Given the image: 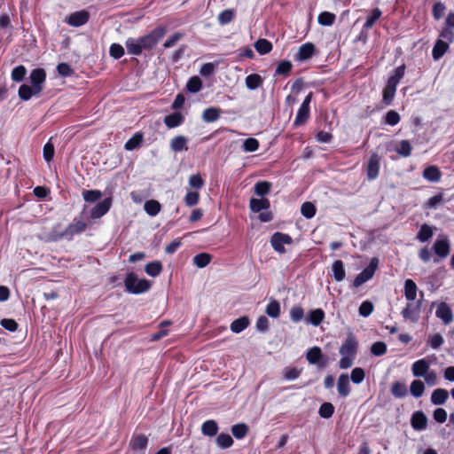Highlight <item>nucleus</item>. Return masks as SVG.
<instances>
[{
  "label": "nucleus",
  "instance_id": "obj_1",
  "mask_svg": "<svg viewBox=\"0 0 454 454\" xmlns=\"http://www.w3.org/2000/svg\"><path fill=\"white\" fill-rule=\"evenodd\" d=\"M358 349V341L353 333L347 334L345 341L341 344L339 353L341 358L339 361L340 369H348L352 366Z\"/></svg>",
  "mask_w": 454,
  "mask_h": 454
},
{
  "label": "nucleus",
  "instance_id": "obj_2",
  "mask_svg": "<svg viewBox=\"0 0 454 454\" xmlns=\"http://www.w3.org/2000/svg\"><path fill=\"white\" fill-rule=\"evenodd\" d=\"M125 290L132 294H140L150 290L152 285L146 278L139 279L136 273H127L124 279Z\"/></svg>",
  "mask_w": 454,
  "mask_h": 454
},
{
  "label": "nucleus",
  "instance_id": "obj_3",
  "mask_svg": "<svg viewBox=\"0 0 454 454\" xmlns=\"http://www.w3.org/2000/svg\"><path fill=\"white\" fill-rule=\"evenodd\" d=\"M167 33V27L158 26L148 34L138 37L144 51H152Z\"/></svg>",
  "mask_w": 454,
  "mask_h": 454
},
{
  "label": "nucleus",
  "instance_id": "obj_4",
  "mask_svg": "<svg viewBox=\"0 0 454 454\" xmlns=\"http://www.w3.org/2000/svg\"><path fill=\"white\" fill-rule=\"evenodd\" d=\"M379 267V259L373 257L371 259L369 265L364 268L353 280L352 286L356 288L361 286L365 282L372 279L374 276L376 270Z\"/></svg>",
  "mask_w": 454,
  "mask_h": 454
},
{
  "label": "nucleus",
  "instance_id": "obj_5",
  "mask_svg": "<svg viewBox=\"0 0 454 454\" xmlns=\"http://www.w3.org/2000/svg\"><path fill=\"white\" fill-rule=\"evenodd\" d=\"M421 306V300H419L416 303L409 301L401 311V315L405 320H410L412 323H416L419 317Z\"/></svg>",
  "mask_w": 454,
  "mask_h": 454
},
{
  "label": "nucleus",
  "instance_id": "obj_6",
  "mask_svg": "<svg viewBox=\"0 0 454 454\" xmlns=\"http://www.w3.org/2000/svg\"><path fill=\"white\" fill-rule=\"evenodd\" d=\"M293 239L289 234L283 232H275L270 238L271 247L279 254L286 253L284 245H291Z\"/></svg>",
  "mask_w": 454,
  "mask_h": 454
},
{
  "label": "nucleus",
  "instance_id": "obj_7",
  "mask_svg": "<svg viewBox=\"0 0 454 454\" xmlns=\"http://www.w3.org/2000/svg\"><path fill=\"white\" fill-rule=\"evenodd\" d=\"M380 157L378 153H373L371 154L368 162L366 164V176L370 181L375 180L380 174Z\"/></svg>",
  "mask_w": 454,
  "mask_h": 454
},
{
  "label": "nucleus",
  "instance_id": "obj_8",
  "mask_svg": "<svg viewBox=\"0 0 454 454\" xmlns=\"http://www.w3.org/2000/svg\"><path fill=\"white\" fill-rule=\"evenodd\" d=\"M31 86L35 88V92H42L46 81V72L43 68H35L29 75Z\"/></svg>",
  "mask_w": 454,
  "mask_h": 454
},
{
  "label": "nucleus",
  "instance_id": "obj_9",
  "mask_svg": "<svg viewBox=\"0 0 454 454\" xmlns=\"http://www.w3.org/2000/svg\"><path fill=\"white\" fill-rule=\"evenodd\" d=\"M306 358L310 364H317L319 368H324L327 361L323 360L324 356L319 347L314 346L308 349Z\"/></svg>",
  "mask_w": 454,
  "mask_h": 454
},
{
  "label": "nucleus",
  "instance_id": "obj_10",
  "mask_svg": "<svg viewBox=\"0 0 454 454\" xmlns=\"http://www.w3.org/2000/svg\"><path fill=\"white\" fill-rule=\"evenodd\" d=\"M90 20V13L86 10H81L71 13L67 19L66 22L71 27H81L86 24Z\"/></svg>",
  "mask_w": 454,
  "mask_h": 454
},
{
  "label": "nucleus",
  "instance_id": "obj_11",
  "mask_svg": "<svg viewBox=\"0 0 454 454\" xmlns=\"http://www.w3.org/2000/svg\"><path fill=\"white\" fill-rule=\"evenodd\" d=\"M112 206V199L110 197L105 198L102 201L96 204L90 210V217L91 219H98L105 215Z\"/></svg>",
  "mask_w": 454,
  "mask_h": 454
},
{
  "label": "nucleus",
  "instance_id": "obj_12",
  "mask_svg": "<svg viewBox=\"0 0 454 454\" xmlns=\"http://www.w3.org/2000/svg\"><path fill=\"white\" fill-rule=\"evenodd\" d=\"M88 227L86 222L74 218V222L70 223L66 229L67 239H72L74 235L82 233Z\"/></svg>",
  "mask_w": 454,
  "mask_h": 454
},
{
  "label": "nucleus",
  "instance_id": "obj_13",
  "mask_svg": "<svg viewBox=\"0 0 454 454\" xmlns=\"http://www.w3.org/2000/svg\"><path fill=\"white\" fill-rule=\"evenodd\" d=\"M435 316L442 319L444 325H449L453 321V312L450 307L444 301L438 304Z\"/></svg>",
  "mask_w": 454,
  "mask_h": 454
},
{
  "label": "nucleus",
  "instance_id": "obj_14",
  "mask_svg": "<svg viewBox=\"0 0 454 454\" xmlns=\"http://www.w3.org/2000/svg\"><path fill=\"white\" fill-rule=\"evenodd\" d=\"M316 51V47L312 43H306L299 47L298 52L296 53L294 59L296 61H305L313 57Z\"/></svg>",
  "mask_w": 454,
  "mask_h": 454
},
{
  "label": "nucleus",
  "instance_id": "obj_15",
  "mask_svg": "<svg viewBox=\"0 0 454 454\" xmlns=\"http://www.w3.org/2000/svg\"><path fill=\"white\" fill-rule=\"evenodd\" d=\"M148 437L144 434H133L129 446L134 451L145 450L148 446Z\"/></svg>",
  "mask_w": 454,
  "mask_h": 454
},
{
  "label": "nucleus",
  "instance_id": "obj_16",
  "mask_svg": "<svg viewBox=\"0 0 454 454\" xmlns=\"http://www.w3.org/2000/svg\"><path fill=\"white\" fill-rule=\"evenodd\" d=\"M411 425L414 430H425L427 426V418L423 411H415L411 416Z\"/></svg>",
  "mask_w": 454,
  "mask_h": 454
},
{
  "label": "nucleus",
  "instance_id": "obj_17",
  "mask_svg": "<svg viewBox=\"0 0 454 454\" xmlns=\"http://www.w3.org/2000/svg\"><path fill=\"white\" fill-rule=\"evenodd\" d=\"M432 249L441 259L446 258L450 251V243L447 239H437L434 243Z\"/></svg>",
  "mask_w": 454,
  "mask_h": 454
},
{
  "label": "nucleus",
  "instance_id": "obj_18",
  "mask_svg": "<svg viewBox=\"0 0 454 454\" xmlns=\"http://www.w3.org/2000/svg\"><path fill=\"white\" fill-rule=\"evenodd\" d=\"M430 369V363L426 358L417 360L412 364L411 372L414 377L424 376Z\"/></svg>",
  "mask_w": 454,
  "mask_h": 454
},
{
  "label": "nucleus",
  "instance_id": "obj_19",
  "mask_svg": "<svg viewBox=\"0 0 454 454\" xmlns=\"http://www.w3.org/2000/svg\"><path fill=\"white\" fill-rule=\"evenodd\" d=\"M249 207L252 212L260 213L262 210H268L270 207V202L266 198H252L249 201Z\"/></svg>",
  "mask_w": 454,
  "mask_h": 454
},
{
  "label": "nucleus",
  "instance_id": "obj_20",
  "mask_svg": "<svg viewBox=\"0 0 454 454\" xmlns=\"http://www.w3.org/2000/svg\"><path fill=\"white\" fill-rule=\"evenodd\" d=\"M184 116L180 112H174L164 118V123L168 129H174L182 125Z\"/></svg>",
  "mask_w": 454,
  "mask_h": 454
},
{
  "label": "nucleus",
  "instance_id": "obj_21",
  "mask_svg": "<svg viewBox=\"0 0 454 454\" xmlns=\"http://www.w3.org/2000/svg\"><path fill=\"white\" fill-rule=\"evenodd\" d=\"M337 389L340 396L346 397L350 393L349 379L348 374L342 373L339 376L337 381Z\"/></svg>",
  "mask_w": 454,
  "mask_h": 454
},
{
  "label": "nucleus",
  "instance_id": "obj_22",
  "mask_svg": "<svg viewBox=\"0 0 454 454\" xmlns=\"http://www.w3.org/2000/svg\"><path fill=\"white\" fill-rule=\"evenodd\" d=\"M125 46L127 48L128 53L139 56L143 52V47L139 42V38H132L129 37L125 42Z\"/></svg>",
  "mask_w": 454,
  "mask_h": 454
},
{
  "label": "nucleus",
  "instance_id": "obj_23",
  "mask_svg": "<svg viewBox=\"0 0 454 454\" xmlns=\"http://www.w3.org/2000/svg\"><path fill=\"white\" fill-rule=\"evenodd\" d=\"M222 113L221 108L211 106L203 111L202 119L205 122H214L220 118Z\"/></svg>",
  "mask_w": 454,
  "mask_h": 454
},
{
  "label": "nucleus",
  "instance_id": "obj_24",
  "mask_svg": "<svg viewBox=\"0 0 454 454\" xmlns=\"http://www.w3.org/2000/svg\"><path fill=\"white\" fill-rule=\"evenodd\" d=\"M425 179L430 182H439L442 177V172L436 166L427 167L422 173Z\"/></svg>",
  "mask_w": 454,
  "mask_h": 454
},
{
  "label": "nucleus",
  "instance_id": "obj_25",
  "mask_svg": "<svg viewBox=\"0 0 454 454\" xmlns=\"http://www.w3.org/2000/svg\"><path fill=\"white\" fill-rule=\"evenodd\" d=\"M309 115L310 107H305L301 106L296 114L295 120L294 121V126L300 127L304 125L308 121Z\"/></svg>",
  "mask_w": 454,
  "mask_h": 454
},
{
  "label": "nucleus",
  "instance_id": "obj_26",
  "mask_svg": "<svg viewBox=\"0 0 454 454\" xmlns=\"http://www.w3.org/2000/svg\"><path fill=\"white\" fill-rule=\"evenodd\" d=\"M418 286L412 279L404 281V296L407 301H413L417 297Z\"/></svg>",
  "mask_w": 454,
  "mask_h": 454
},
{
  "label": "nucleus",
  "instance_id": "obj_27",
  "mask_svg": "<svg viewBox=\"0 0 454 454\" xmlns=\"http://www.w3.org/2000/svg\"><path fill=\"white\" fill-rule=\"evenodd\" d=\"M449 393L444 388H436L431 395V403L434 405H442L446 403Z\"/></svg>",
  "mask_w": 454,
  "mask_h": 454
},
{
  "label": "nucleus",
  "instance_id": "obj_28",
  "mask_svg": "<svg viewBox=\"0 0 454 454\" xmlns=\"http://www.w3.org/2000/svg\"><path fill=\"white\" fill-rule=\"evenodd\" d=\"M187 143L188 139L184 136H176L171 139L170 148L176 153L188 150Z\"/></svg>",
  "mask_w": 454,
  "mask_h": 454
},
{
  "label": "nucleus",
  "instance_id": "obj_29",
  "mask_svg": "<svg viewBox=\"0 0 454 454\" xmlns=\"http://www.w3.org/2000/svg\"><path fill=\"white\" fill-rule=\"evenodd\" d=\"M218 424L214 419H208L203 422L201 426V432L206 436H215L218 432Z\"/></svg>",
  "mask_w": 454,
  "mask_h": 454
},
{
  "label": "nucleus",
  "instance_id": "obj_30",
  "mask_svg": "<svg viewBox=\"0 0 454 454\" xmlns=\"http://www.w3.org/2000/svg\"><path fill=\"white\" fill-rule=\"evenodd\" d=\"M448 49H449V43L441 39H438L435 42L434 48L432 50V56L434 58V59L436 60V59H441L446 53Z\"/></svg>",
  "mask_w": 454,
  "mask_h": 454
},
{
  "label": "nucleus",
  "instance_id": "obj_31",
  "mask_svg": "<svg viewBox=\"0 0 454 454\" xmlns=\"http://www.w3.org/2000/svg\"><path fill=\"white\" fill-rule=\"evenodd\" d=\"M250 324L249 318L247 316L240 317L231 324V330L235 333H239L248 327Z\"/></svg>",
  "mask_w": 454,
  "mask_h": 454
},
{
  "label": "nucleus",
  "instance_id": "obj_32",
  "mask_svg": "<svg viewBox=\"0 0 454 454\" xmlns=\"http://www.w3.org/2000/svg\"><path fill=\"white\" fill-rule=\"evenodd\" d=\"M40 92H35V88L27 84H22L18 90L19 98L23 101H28L33 96L39 95Z\"/></svg>",
  "mask_w": 454,
  "mask_h": 454
},
{
  "label": "nucleus",
  "instance_id": "obj_33",
  "mask_svg": "<svg viewBox=\"0 0 454 454\" xmlns=\"http://www.w3.org/2000/svg\"><path fill=\"white\" fill-rule=\"evenodd\" d=\"M406 66L402 64L394 70V74L390 75L387 81V83L397 87L400 81L403 78Z\"/></svg>",
  "mask_w": 454,
  "mask_h": 454
},
{
  "label": "nucleus",
  "instance_id": "obj_34",
  "mask_svg": "<svg viewBox=\"0 0 454 454\" xmlns=\"http://www.w3.org/2000/svg\"><path fill=\"white\" fill-rule=\"evenodd\" d=\"M325 314L322 309L310 310L308 315V321L314 326H318L324 321Z\"/></svg>",
  "mask_w": 454,
  "mask_h": 454
},
{
  "label": "nucleus",
  "instance_id": "obj_35",
  "mask_svg": "<svg viewBox=\"0 0 454 454\" xmlns=\"http://www.w3.org/2000/svg\"><path fill=\"white\" fill-rule=\"evenodd\" d=\"M333 278L337 282L342 281L346 277V271L342 261L336 260L332 265Z\"/></svg>",
  "mask_w": 454,
  "mask_h": 454
},
{
  "label": "nucleus",
  "instance_id": "obj_36",
  "mask_svg": "<svg viewBox=\"0 0 454 454\" xmlns=\"http://www.w3.org/2000/svg\"><path fill=\"white\" fill-rule=\"evenodd\" d=\"M390 392L395 398H403L408 395L406 385L400 381H395L392 384Z\"/></svg>",
  "mask_w": 454,
  "mask_h": 454
},
{
  "label": "nucleus",
  "instance_id": "obj_37",
  "mask_svg": "<svg viewBox=\"0 0 454 454\" xmlns=\"http://www.w3.org/2000/svg\"><path fill=\"white\" fill-rule=\"evenodd\" d=\"M396 87L387 82L382 91V101L386 106H390L394 100Z\"/></svg>",
  "mask_w": 454,
  "mask_h": 454
},
{
  "label": "nucleus",
  "instance_id": "obj_38",
  "mask_svg": "<svg viewBox=\"0 0 454 454\" xmlns=\"http://www.w3.org/2000/svg\"><path fill=\"white\" fill-rule=\"evenodd\" d=\"M143 140V134L141 132H137L125 143L124 148L127 151H133L142 145Z\"/></svg>",
  "mask_w": 454,
  "mask_h": 454
},
{
  "label": "nucleus",
  "instance_id": "obj_39",
  "mask_svg": "<svg viewBox=\"0 0 454 454\" xmlns=\"http://www.w3.org/2000/svg\"><path fill=\"white\" fill-rule=\"evenodd\" d=\"M246 86L251 90H256L263 83V79L258 74H251L246 77Z\"/></svg>",
  "mask_w": 454,
  "mask_h": 454
},
{
  "label": "nucleus",
  "instance_id": "obj_40",
  "mask_svg": "<svg viewBox=\"0 0 454 454\" xmlns=\"http://www.w3.org/2000/svg\"><path fill=\"white\" fill-rule=\"evenodd\" d=\"M434 235L433 227L427 223H423L417 234V239L420 242L428 241Z\"/></svg>",
  "mask_w": 454,
  "mask_h": 454
},
{
  "label": "nucleus",
  "instance_id": "obj_41",
  "mask_svg": "<svg viewBox=\"0 0 454 454\" xmlns=\"http://www.w3.org/2000/svg\"><path fill=\"white\" fill-rule=\"evenodd\" d=\"M382 15V12L379 8H374L371 14L366 18V20L363 26V30H369L371 29L376 21L380 20V18Z\"/></svg>",
  "mask_w": 454,
  "mask_h": 454
},
{
  "label": "nucleus",
  "instance_id": "obj_42",
  "mask_svg": "<svg viewBox=\"0 0 454 454\" xmlns=\"http://www.w3.org/2000/svg\"><path fill=\"white\" fill-rule=\"evenodd\" d=\"M145 271L153 278L158 277L162 271V263L160 261L148 262L145 267Z\"/></svg>",
  "mask_w": 454,
  "mask_h": 454
},
{
  "label": "nucleus",
  "instance_id": "obj_43",
  "mask_svg": "<svg viewBox=\"0 0 454 454\" xmlns=\"http://www.w3.org/2000/svg\"><path fill=\"white\" fill-rule=\"evenodd\" d=\"M236 16V12L233 9H225L221 12L217 17L218 23L222 26L231 23Z\"/></svg>",
  "mask_w": 454,
  "mask_h": 454
},
{
  "label": "nucleus",
  "instance_id": "obj_44",
  "mask_svg": "<svg viewBox=\"0 0 454 454\" xmlns=\"http://www.w3.org/2000/svg\"><path fill=\"white\" fill-rule=\"evenodd\" d=\"M410 392L415 398L421 397L425 392V384L420 380H414L410 386Z\"/></svg>",
  "mask_w": 454,
  "mask_h": 454
},
{
  "label": "nucleus",
  "instance_id": "obj_45",
  "mask_svg": "<svg viewBox=\"0 0 454 454\" xmlns=\"http://www.w3.org/2000/svg\"><path fill=\"white\" fill-rule=\"evenodd\" d=\"M271 186V183L268 181H259L254 184V192L257 196L263 197L270 193Z\"/></svg>",
  "mask_w": 454,
  "mask_h": 454
},
{
  "label": "nucleus",
  "instance_id": "obj_46",
  "mask_svg": "<svg viewBox=\"0 0 454 454\" xmlns=\"http://www.w3.org/2000/svg\"><path fill=\"white\" fill-rule=\"evenodd\" d=\"M144 208L147 215L151 216H155L160 213L161 206L158 200H150L145 201Z\"/></svg>",
  "mask_w": 454,
  "mask_h": 454
},
{
  "label": "nucleus",
  "instance_id": "obj_47",
  "mask_svg": "<svg viewBox=\"0 0 454 454\" xmlns=\"http://www.w3.org/2000/svg\"><path fill=\"white\" fill-rule=\"evenodd\" d=\"M255 50L261 55L268 54L272 51V43L267 39H259L254 43Z\"/></svg>",
  "mask_w": 454,
  "mask_h": 454
},
{
  "label": "nucleus",
  "instance_id": "obj_48",
  "mask_svg": "<svg viewBox=\"0 0 454 454\" xmlns=\"http://www.w3.org/2000/svg\"><path fill=\"white\" fill-rule=\"evenodd\" d=\"M248 431L249 427L245 423L235 424L231 427V433L236 439H243Z\"/></svg>",
  "mask_w": 454,
  "mask_h": 454
},
{
  "label": "nucleus",
  "instance_id": "obj_49",
  "mask_svg": "<svg viewBox=\"0 0 454 454\" xmlns=\"http://www.w3.org/2000/svg\"><path fill=\"white\" fill-rule=\"evenodd\" d=\"M395 152L401 157H409L412 152V146L408 140H402L399 145L395 148Z\"/></svg>",
  "mask_w": 454,
  "mask_h": 454
},
{
  "label": "nucleus",
  "instance_id": "obj_50",
  "mask_svg": "<svg viewBox=\"0 0 454 454\" xmlns=\"http://www.w3.org/2000/svg\"><path fill=\"white\" fill-rule=\"evenodd\" d=\"M212 255L207 253H200L193 257V263L198 268H204L210 263Z\"/></svg>",
  "mask_w": 454,
  "mask_h": 454
},
{
  "label": "nucleus",
  "instance_id": "obj_51",
  "mask_svg": "<svg viewBox=\"0 0 454 454\" xmlns=\"http://www.w3.org/2000/svg\"><path fill=\"white\" fill-rule=\"evenodd\" d=\"M292 68L293 65L289 60H282L278 64L275 74L288 76L292 72Z\"/></svg>",
  "mask_w": 454,
  "mask_h": 454
},
{
  "label": "nucleus",
  "instance_id": "obj_52",
  "mask_svg": "<svg viewBox=\"0 0 454 454\" xmlns=\"http://www.w3.org/2000/svg\"><path fill=\"white\" fill-rule=\"evenodd\" d=\"M216 444L221 449H228L232 446L233 444V439L229 434L226 433H221L216 437Z\"/></svg>",
  "mask_w": 454,
  "mask_h": 454
},
{
  "label": "nucleus",
  "instance_id": "obj_53",
  "mask_svg": "<svg viewBox=\"0 0 454 454\" xmlns=\"http://www.w3.org/2000/svg\"><path fill=\"white\" fill-rule=\"evenodd\" d=\"M27 74V68L23 65L15 67L11 74L12 80L16 82H22Z\"/></svg>",
  "mask_w": 454,
  "mask_h": 454
},
{
  "label": "nucleus",
  "instance_id": "obj_54",
  "mask_svg": "<svg viewBox=\"0 0 454 454\" xmlns=\"http://www.w3.org/2000/svg\"><path fill=\"white\" fill-rule=\"evenodd\" d=\"M316 212V206L312 202L306 201L301 207V213L307 219L314 217Z\"/></svg>",
  "mask_w": 454,
  "mask_h": 454
},
{
  "label": "nucleus",
  "instance_id": "obj_55",
  "mask_svg": "<svg viewBox=\"0 0 454 454\" xmlns=\"http://www.w3.org/2000/svg\"><path fill=\"white\" fill-rule=\"evenodd\" d=\"M202 88V82L199 76L191 77L186 84V89L192 93L199 92Z\"/></svg>",
  "mask_w": 454,
  "mask_h": 454
},
{
  "label": "nucleus",
  "instance_id": "obj_56",
  "mask_svg": "<svg viewBox=\"0 0 454 454\" xmlns=\"http://www.w3.org/2000/svg\"><path fill=\"white\" fill-rule=\"evenodd\" d=\"M334 413V406L332 403L325 402L321 404L318 410V414L323 419H329Z\"/></svg>",
  "mask_w": 454,
  "mask_h": 454
},
{
  "label": "nucleus",
  "instance_id": "obj_57",
  "mask_svg": "<svg viewBox=\"0 0 454 454\" xmlns=\"http://www.w3.org/2000/svg\"><path fill=\"white\" fill-rule=\"evenodd\" d=\"M336 19L335 14L329 12H322L317 17V21L322 26H331Z\"/></svg>",
  "mask_w": 454,
  "mask_h": 454
},
{
  "label": "nucleus",
  "instance_id": "obj_58",
  "mask_svg": "<svg viewBox=\"0 0 454 454\" xmlns=\"http://www.w3.org/2000/svg\"><path fill=\"white\" fill-rule=\"evenodd\" d=\"M266 314L270 317L277 318L280 315V304L277 300H272L266 307Z\"/></svg>",
  "mask_w": 454,
  "mask_h": 454
},
{
  "label": "nucleus",
  "instance_id": "obj_59",
  "mask_svg": "<svg viewBox=\"0 0 454 454\" xmlns=\"http://www.w3.org/2000/svg\"><path fill=\"white\" fill-rule=\"evenodd\" d=\"M82 197L86 202L93 203L102 197V192L99 190H84Z\"/></svg>",
  "mask_w": 454,
  "mask_h": 454
},
{
  "label": "nucleus",
  "instance_id": "obj_60",
  "mask_svg": "<svg viewBox=\"0 0 454 454\" xmlns=\"http://www.w3.org/2000/svg\"><path fill=\"white\" fill-rule=\"evenodd\" d=\"M302 369H298L296 367L287 366L283 370V376L287 380H294L299 378L301 373Z\"/></svg>",
  "mask_w": 454,
  "mask_h": 454
},
{
  "label": "nucleus",
  "instance_id": "obj_61",
  "mask_svg": "<svg viewBox=\"0 0 454 454\" xmlns=\"http://www.w3.org/2000/svg\"><path fill=\"white\" fill-rule=\"evenodd\" d=\"M260 143L256 138L248 137L243 142V150L245 152L253 153L259 149Z\"/></svg>",
  "mask_w": 454,
  "mask_h": 454
},
{
  "label": "nucleus",
  "instance_id": "obj_62",
  "mask_svg": "<svg viewBox=\"0 0 454 454\" xmlns=\"http://www.w3.org/2000/svg\"><path fill=\"white\" fill-rule=\"evenodd\" d=\"M200 193L198 191H188L184 197L185 205L193 207L199 203Z\"/></svg>",
  "mask_w": 454,
  "mask_h": 454
},
{
  "label": "nucleus",
  "instance_id": "obj_63",
  "mask_svg": "<svg viewBox=\"0 0 454 454\" xmlns=\"http://www.w3.org/2000/svg\"><path fill=\"white\" fill-rule=\"evenodd\" d=\"M374 309L373 303L371 301H364L359 306L358 311L359 315L367 317H369Z\"/></svg>",
  "mask_w": 454,
  "mask_h": 454
},
{
  "label": "nucleus",
  "instance_id": "obj_64",
  "mask_svg": "<svg viewBox=\"0 0 454 454\" xmlns=\"http://www.w3.org/2000/svg\"><path fill=\"white\" fill-rule=\"evenodd\" d=\"M387 345L383 341H376L371 347V353L373 356H380L387 353Z\"/></svg>",
  "mask_w": 454,
  "mask_h": 454
}]
</instances>
